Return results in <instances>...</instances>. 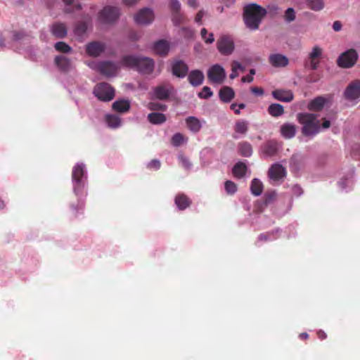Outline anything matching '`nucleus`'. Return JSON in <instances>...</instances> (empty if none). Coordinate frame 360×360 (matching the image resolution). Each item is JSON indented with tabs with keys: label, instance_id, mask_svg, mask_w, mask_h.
Masks as SVG:
<instances>
[{
	"label": "nucleus",
	"instance_id": "obj_1",
	"mask_svg": "<svg viewBox=\"0 0 360 360\" xmlns=\"http://www.w3.org/2000/svg\"><path fill=\"white\" fill-rule=\"evenodd\" d=\"M88 172L85 164L77 162L72 170V186L75 195L88 194Z\"/></svg>",
	"mask_w": 360,
	"mask_h": 360
},
{
	"label": "nucleus",
	"instance_id": "obj_2",
	"mask_svg": "<svg viewBox=\"0 0 360 360\" xmlns=\"http://www.w3.org/2000/svg\"><path fill=\"white\" fill-rule=\"evenodd\" d=\"M266 10L255 3L246 5L243 8V20L245 26L250 30L259 29Z\"/></svg>",
	"mask_w": 360,
	"mask_h": 360
},
{
	"label": "nucleus",
	"instance_id": "obj_3",
	"mask_svg": "<svg viewBox=\"0 0 360 360\" xmlns=\"http://www.w3.org/2000/svg\"><path fill=\"white\" fill-rule=\"evenodd\" d=\"M297 120L302 125V133L304 136L313 138L321 131L317 114L300 112L297 115Z\"/></svg>",
	"mask_w": 360,
	"mask_h": 360
},
{
	"label": "nucleus",
	"instance_id": "obj_4",
	"mask_svg": "<svg viewBox=\"0 0 360 360\" xmlns=\"http://www.w3.org/2000/svg\"><path fill=\"white\" fill-rule=\"evenodd\" d=\"M115 89L106 82L97 84L94 90L93 94L101 101L109 102L115 97Z\"/></svg>",
	"mask_w": 360,
	"mask_h": 360
},
{
	"label": "nucleus",
	"instance_id": "obj_5",
	"mask_svg": "<svg viewBox=\"0 0 360 360\" xmlns=\"http://www.w3.org/2000/svg\"><path fill=\"white\" fill-rule=\"evenodd\" d=\"M267 175L272 186H278L283 182L286 176V169L280 163H274L269 167Z\"/></svg>",
	"mask_w": 360,
	"mask_h": 360
},
{
	"label": "nucleus",
	"instance_id": "obj_6",
	"mask_svg": "<svg viewBox=\"0 0 360 360\" xmlns=\"http://www.w3.org/2000/svg\"><path fill=\"white\" fill-rule=\"evenodd\" d=\"M345 100L356 104L360 101V80L350 82L343 92Z\"/></svg>",
	"mask_w": 360,
	"mask_h": 360
},
{
	"label": "nucleus",
	"instance_id": "obj_7",
	"mask_svg": "<svg viewBox=\"0 0 360 360\" xmlns=\"http://www.w3.org/2000/svg\"><path fill=\"white\" fill-rule=\"evenodd\" d=\"M359 56L356 50L352 49L345 51L338 58L337 63L342 68H349L355 65Z\"/></svg>",
	"mask_w": 360,
	"mask_h": 360
},
{
	"label": "nucleus",
	"instance_id": "obj_8",
	"mask_svg": "<svg viewBox=\"0 0 360 360\" xmlns=\"http://www.w3.org/2000/svg\"><path fill=\"white\" fill-rule=\"evenodd\" d=\"M217 48L223 56H230L235 49V44L231 37L222 35L217 41Z\"/></svg>",
	"mask_w": 360,
	"mask_h": 360
},
{
	"label": "nucleus",
	"instance_id": "obj_9",
	"mask_svg": "<svg viewBox=\"0 0 360 360\" xmlns=\"http://www.w3.org/2000/svg\"><path fill=\"white\" fill-rule=\"evenodd\" d=\"M354 167H349L346 172H343L342 176L338 182L340 189L342 192H349L353 188L354 184Z\"/></svg>",
	"mask_w": 360,
	"mask_h": 360
},
{
	"label": "nucleus",
	"instance_id": "obj_10",
	"mask_svg": "<svg viewBox=\"0 0 360 360\" xmlns=\"http://www.w3.org/2000/svg\"><path fill=\"white\" fill-rule=\"evenodd\" d=\"M120 15V11L118 7L108 6L98 13V18L104 23H110L117 20Z\"/></svg>",
	"mask_w": 360,
	"mask_h": 360
},
{
	"label": "nucleus",
	"instance_id": "obj_11",
	"mask_svg": "<svg viewBox=\"0 0 360 360\" xmlns=\"http://www.w3.org/2000/svg\"><path fill=\"white\" fill-rule=\"evenodd\" d=\"M119 68V63L109 60L101 61L96 64L98 71L107 77L116 76Z\"/></svg>",
	"mask_w": 360,
	"mask_h": 360
},
{
	"label": "nucleus",
	"instance_id": "obj_12",
	"mask_svg": "<svg viewBox=\"0 0 360 360\" xmlns=\"http://www.w3.org/2000/svg\"><path fill=\"white\" fill-rule=\"evenodd\" d=\"M226 77V72L219 64L212 65L208 70L207 77L213 83L221 84Z\"/></svg>",
	"mask_w": 360,
	"mask_h": 360
},
{
	"label": "nucleus",
	"instance_id": "obj_13",
	"mask_svg": "<svg viewBox=\"0 0 360 360\" xmlns=\"http://www.w3.org/2000/svg\"><path fill=\"white\" fill-rule=\"evenodd\" d=\"M154 20L153 11L150 8H143L141 9L134 16L135 22L139 25H147L150 24Z\"/></svg>",
	"mask_w": 360,
	"mask_h": 360
},
{
	"label": "nucleus",
	"instance_id": "obj_14",
	"mask_svg": "<svg viewBox=\"0 0 360 360\" xmlns=\"http://www.w3.org/2000/svg\"><path fill=\"white\" fill-rule=\"evenodd\" d=\"M154 68L155 62L152 58L140 56L136 70L142 75H150L153 72Z\"/></svg>",
	"mask_w": 360,
	"mask_h": 360
},
{
	"label": "nucleus",
	"instance_id": "obj_15",
	"mask_svg": "<svg viewBox=\"0 0 360 360\" xmlns=\"http://www.w3.org/2000/svg\"><path fill=\"white\" fill-rule=\"evenodd\" d=\"M173 92L174 87L172 85H160L153 89V97L160 101H166Z\"/></svg>",
	"mask_w": 360,
	"mask_h": 360
},
{
	"label": "nucleus",
	"instance_id": "obj_16",
	"mask_svg": "<svg viewBox=\"0 0 360 360\" xmlns=\"http://www.w3.org/2000/svg\"><path fill=\"white\" fill-rule=\"evenodd\" d=\"M171 70L174 76L182 79L188 75V67L182 60H176L172 63Z\"/></svg>",
	"mask_w": 360,
	"mask_h": 360
},
{
	"label": "nucleus",
	"instance_id": "obj_17",
	"mask_svg": "<svg viewBox=\"0 0 360 360\" xmlns=\"http://www.w3.org/2000/svg\"><path fill=\"white\" fill-rule=\"evenodd\" d=\"M87 195L88 194H86L85 195H75L77 197V202H71L70 204L71 213L75 217H77L79 215L83 214Z\"/></svg>",
	"mask_w": 360,
	"mask_h": 360
},
{
	"label": "nucleus",
	"instance_id": "obj_18",
	"mask_svg": "<svg viewBox=\"0 0 360 360\" xmlns=\"http://www.w3.org/2000/svg\"><path fill=\"white\" fill-rule=\"evenodd\" d=\"M105 44L100 41H91L86 45V52L91 57L101 56L105 50Z\"/></svg>",
	"mask_w": 360,
	"mask_h": 360
},
{
	"label": "nucleus",
	"instance_id": "obj_19",
	"mask_svg": "<svg viewBox=\"0 0 360 360\" xmlns=\"http://www.w3.org/2000/svg\"><path fill=\"white\" fill-rule=\"evenodd\" d=\"M139 55H124L119 62L120 67L136 70L139 61Z\"/></svg>",
	"mask_w": 360,
	"mask_h": 360
},
{
	"label": "nucleus",
	"instance_id": "obj_20",
	"mask_svg": "<svg viewBox=\"0 0 360 360\" xmlns=\"http://www.w3.org/2000/svg\"><path fill=\"white\" fill-rule=\"evenodd\" d=\"M54 63L60 71L65 72L70 71L73 68L72 60L63 55L56 56Z\"/></svg>",
	"mask_w": 360,
	"mask_h": 360
},
{
	"label": "nucleus",
	"instance_id": "obj_21",
	"mask_svg": "<svg viewBox=\"0 0 360 360\" xmlns=\"http://www.w3.org/2000/svg\"><path fill=\"white\" fill-rule=\"evenodd\" d=\"M279 146L276 141L269 140L261 146V152L265 157H271L278 152Z\"/></svg>",
	"mask_w": 360,
	"mask_h": 360
},
{
	"label": "nucleus",
	"instance_id": "obj_22",
	"mask_svg": "<svg viewBox=\"0 0 360 360\" xmlns=\"http://www.w3.org/2000/svg\"><path fill=\"white\" fill-rule=\"evenodd\" d=\"M269 62L274 68H284L288 65L289 60L281 53H273L269 55Z\"/></svg>",
	"mask_w": 360,
	"mask_h": 360
},
{
	"label": "nucleus",
	"instance_id": "obj_23",
	"mask_svg": "<svg viewBox=\"0 0 360 360\" xmlns=\"http://www.w3.org/2000/svg\"><path fill=\"white\" fill-rule=\"evenodd\" d=\"M249 128V122L245 120H238L234 125L235 134L233 137L236 139L246 135Z\"/></svg>",
	"mask_w": 360,
	"mask_h": 360
},
{
	"label": "nucleus",
	"instance_id": "obj_24",
	"mask_svg": "<svg viewBox=\"0 0 360 360\" xmlns=\"http://www.w3.org/2000/svg\"><path fill=\"white\" fill-rule=\"evenodd\" d=\"M272 96L281 102H290L294 98L293 93L290 90L276 89L272 91Z\"/></svg>",
	"mask_w": 360,
	"mask_h": 360
},
{
	"label": "nucleus",
	"instance_id": "obj_25",
	"mask_svg": "<svg viewBox=\"0 0 360 360\" xmlns=\"http://www.w3.org/2000/svg\"><path fill=\"white\" fill-rule=\"evenodd\" d=\"M107 127L111 129H117L122 125V121L119 115L108 113L104 117Z\"/></svg>",
	"mask_w": 360,
	"mask_h": 360
},
{
	"label": "nucleus",
	"instance_id": "obj_26",
	"mask_svg": "<svg viewBox=\"0 0 360 360\" xmlns=\"http://www.w3.org/2000/svg\"><path fill=\"white\" fill-rule=\"evenodd\" d=\"M50 31L56 38L63 39L67 35V28L64 23L56 22L51 25Z\"/></svg>",
	"mask_w": 360,
	"mask_h": 360
},
{
	"label": "nucleus",
	"instance_id": "obj_27",
	"mask_svg": "<svg viewBox=\"0 0 360 360\" xmlns=\"http://www.w3.org/2000/svg\"><path fill=\"white\" fill-rule=\"evenodd\" d=\"M328 100L325 97L317 96L309 102L307 108L311 111H320L324 108Z\"/></svg>",
	"mask_w": 360,
	"mask_h": 360
},
{
	"label": "nucleus",
	"instance_id": "obj_28",
	"mask_svg": "<svg viewBox=\"0 0 360 360\" xmlns=\"http://www.w3.org/2000/svg\"><path fill=\"white\" fill-rule=\"evenodd\" d=\"M304 165L303 157L298 154L293 155L290 160V171L297 174Z\"/></svg>",
	"mask_w": 360,
	"mask_h": 360
},
{
	"label": "nucleus",
	"instance_id": "obj_29",
	"mask_svg": "<svg viewBox=\"0 0 360 360\" xmlns=\"http://www.w3.org/2000/svg\"><path fill=\"white\" fill-rule=\"evenodd\" d=\"M204 78L202 72L198 70H191L188 76V80L193 86H198L202 84Z\"/></svg>",
	"mask_w": 360,
	"mask_h": 360
},
{
	"label": "nucleus",
	"instance_id": "obj_30",
	"mask_svg": "<svg viewBox=\"0 0 360 360\" xmlns=\"http://www.w3.org/2000/svg\"><path fill=\"white\" fill-rule=\"evenodd\" d=\"M174 203L179 210H184L188 208L191 200L184 193H179L175 196Z\"/></svg>",
	"mask_w": 360,
	"mask_h": 360
},
{
	"label": "nucleus",
	"instance_id": "obj_31",
	"mask_svg": "<svg viewBox=\"0 0 360 360\" xmlns=\"http://www.w3.org/2000/svg\"><path fill=\"white\" fill-rule=\"evenodd\" d=\"M153 49L158 55L166 56L169 51V45L167 41L160 39L154 43Z\"/></svg>",
	"mask_w": 360,
	"mask_h": 360
},
{
	"label": "nucleus",
	"instance_id": "obj_32",
	"mask_svg": "<svg viewBox=\"0 0 360 360\" xmlns=\"http://www.w3.org/2000/svg\"><path fill=\"white\" fill-rule=\"evenodd\" d=\"M130 101L128 99H118L115 101L112 105L113 110L120 113H124L130 109Z\"/></svg>",
	"mask_w": 360,
	"mask_h": 360
},
{
	"label": "nucleus",
	"instance_id": "obj_33",
	"mask_svg": "<svg viewBox=\"0 0 360 360\" xmlns=\"http://www.w3.org/2000/svg\"><path fill=\"white\" fill-rule=\"evenodd\" d=\"M235 96L233 89L229 86H223L219 91V97L224 103H229Z\"/></svg>",
	"mask_w": 360,
	"mask_h": 360
},
{
	"label": "nucleus",
	"instance_id": "obj_34",
	"mask_svg": "<svg viewBox=\"0 0 360 360\" xmlns=\"http://www.w3.org/2000/svg\"><path fill=\"white\" fill-rule=\"evenodd\" d=\"M296 126L292 123H285L281 127V133L285 139H292L296 134Z\"/></svg>",
	"mask_w": 360,
	"mask_h": 360
},
{
	"label": "nucleus",
	"instance_id": "obj_35",
	"mask_svg": "<svg viewBox=\"0 0 360 360\" xmlns=\"http://www.w3.org/2000/svg\"><path fill=\"white\" fill-rule=\"evenodd\" d=\"M188 128L194 133L198 132L202 128V123L200 120L194 117L190 116L186 120Z\"/></svg>",
	"mask_w": 360,
	"mask_h": 360
},
{
	"label": "nucleus",
	"instance_id": "obj_36",
	"mask_svg": "<svg viewBox=\"0 0 360 360\" xmlns=\"http://www.w3.org/2000/svg\"><path fill=\"white\" fill-rule=\"evenodd\" d=\"M263 184L257 178H255L251 181L250 192L255 196H259L263 191Z\"/></svg>",
	"mask_w": 360,
	"mask_h": 360
},
{
	"label": "nucleus",
	"instance_id": "obj_37",
	"mask_svg": "<svg viewBox=\"0 0 360 360\" xmlns=\"http://www.w3.org/2000/svg\"><path fill=\"white\" fill-rule=\"evenodd\" d=\"M148 120L153 124H161L167 118L163 113L154 112L148 114Z\"/></svg>",
	"mask_w": 360,
	"mask_h": 360
},
{
	"label": "nucleus",
	"instance_id": "obj_38",
	"mask_svg": "<svg viewBox=\"0 0 360 360\" xmlns=\"http://www.w3.org/2000/svg\"><path fill=\"white\" fill-rule=\"evenodd\" d=\"M267 111L272 117H278L284 113V108L279 103H272L269 105Z\"/></svg>",
	"mask_w": 360,
	"mask_h": 360
},
{
	"label": "nucleus",
	"instance_id": "obj_39",
	"mask_svg": "<svg viewBox=\"0 0 360 360\" xmlns=\"http://www.w3.org/2000/svg\"><path fill=\"white\" fill-rule=\"evenodd\" d=\"M238 151L240 155L249 158L252 154V148L250 143L244 141L238 144Z\"/></svg>",
	"mask_w": 360,
	"mask_h": 360
},
{
	"label": "nucleus",
	"instance_id": "obj_40",
	"mask_svg": "<svg viewBox=\"0 0 360 360\" xmlns=\"http://www.w3.org/2000/svg\"><path fill=\"white\" fill-rule=\"evenodd\" d=\"M248 167L244 162H238L233 167V174L240 179L245 176Z\"/></svg>",
	"mask_w": 360,
	"mask_h": 360
},
{
	"label": "nucleus",
	"instance_id": "obj_41",
	"mask_svg": "<svg viewBox=\"0 0 360 360\" xmlns=\"http://www.w3.org/2000/svg\"><path fill=\"white\" fill-rule=\"evenodd\" d=\"M305 5L314 11H320L324 8L323 0H305Z\"/></svg>",
	"mask_w": 360,
	"mask_h": 360
},
{
	"label": "nucleus",
	"instance_id": "obj_42",
	"mask_svg": "<svg viewBox=\"0 0 360 360\" xmlns=\"http://www.w3.org/2000/svg\"><path fill=\"white\" fill-rule=\"evenodd\" d=\"M55 49L63 53H68L72 51V49L70 46L64 41H58L54 45Z\"/></svg>",
	"mask_w": 360,
	"mask_h": 360
},
{
	"label": "nucleus",
	"instance_id": "obj_43",
	"mask_svg": "<svg viewBox=\"0 0 360 360\" xmlns=\"http://www.w3.org/2000/svg\"><path fill=\"white\" fill-rule=\"evenodd\" d=\"M277 193L274 191L266 193L263 196L262 204L265 206L272 203L276 198Z\"/></svg>",
	"mask_w": 360,
	"mask_h": 360
},
{
	"label": "nucleus",
	"instance_id": "obj_44",
	"mask_svg": "<svg viewBox=\"0 0 360 360\" xmlns=\"http://www.w3.org/2000/svg\"><path fill=\"white\" fill-rule=\"evenodd\" d=\"M177 159L179 161V162L182 165V166L184 167L186 170L191 169L193 165L189 160V159L185 156L183 153H179L177 155Z\"/></svg>",
	"mask_w": 360,
	"mask_h": 360
},
{
	"label": "nucleus",
	"instance_id": "obj_45",
	"mask_svg": "<svg viewBox=\"0 0 360 360\" xmlns=\"http://www.w3.org/2000/svg\"><path fill=\"white\" fill-rule=\"evenodd\" d=\"M226 192L229 195H233L237 191V186L232 181L228 180L224 184Z\"/></svg>",
	"mask_w": 360,
	"mask_h": 360
},
{
	"label": "nucleus",
	"instance_id": "obj_46",
	"mask_svg": "<svg viewBox=\"0 0 360 360\" xmlns=\"http://www.w3.org/2000/svg\"><path fill=\"white\" fill-rule=\"evenodd\" d=\"M184 142V137L180 133H176L172 137V144L175 147H179Z\"/></svg>",
	"mask_w": 360,
	"mask_h": 360
},
{
	"label": "nucleus",
	"instance_id": "obj_47",
	"mask_svg": "<svg viewBox=\"0 0 360 360\" xmlns=\"http://www.w3.org/2000/svg\"><path fill=\"white\" fill-rule=\"evenodd\" d=\"M213 95V92L210 87L204 86L202 91L198 94V96L200 98L207 99Z\"/></svg>",
	"mask_w": 360,
	"mask_h": 360
},
{
	"label": "nucleus",
	"instance_id": "obj_48",
	"mask_svg": "<svg viewBox=\"0 0 360 360\" xmlns=\"http://www.w3.org/2000/svg\"><path fill=\"white\" fill-rule=\"evenodd\" d=\"M87 30V25L84 22H79L77 24L75 29V34L77 36L84 35Z\"/></svg>",
	"mask_w": 360,
	"mask_h": 360
},
{
	"label": "nucleus",
	"instance_id": "obj_49",
	"mask_svg": "<svg viewBox=\"0 0 360 360\" xmlns=\"http://www.w3.org/2000/svg\"><path fill=\"white\" fill-rule=\"evenodd\" d=\"M146 165L148 169L158 171L160 169L161 162L158 159H153L148 162Z\"/></svg>",
	"mask_w": 360,
	"mask_h": 360
},
{
	"label": "nucleus",
	"instance_id": "obj_50",
	"mask_svg": "<svg viewBox=\"0 0 360 360\" xmlns=\"http://www.w3.org/2000/svg\"><path fill=\"white\" fill-rule=\"evenodd\" d=\"M284 19L286 22H291L295 19V11L292 8H288L285 12Z\"/></svg>",
	"mask_w": 360,
	"mask_h": 360
},
{
	"label": "nucleus",
	"instance_id": "obj_51",
	"mask_svg": "<svg viewBox=\"0 0 360 360\" xmlns=\"http://www.w3.org/2000/svg\"><path fill=\"white\" fill-rule=\"evenodd\" d=\"M200 34L202 39L206 44H212L214 41V35L212 33L209 34V37H207V30L205 28H202L200 31Z\"/></svg>",
	"mask_w": 360,
	"mask_h": 360
},
{
	"label": "nucleus",
	"instance_id": "obj_52",
	"mask_svg": "<svg viewBox=\"0 0 360 360\" xmlns=\"http://www.w3.org/2000/svg\"><path fill=\"white\" fill-rule=\"evenodd\" d=\"M322 54V49L319 46L313 47L311 51L309 54V59H314L319 58Z\"/></svg>",
	"mask_w": 360,
	"mask_h": 360
},
{
	"label": "nucleus",
	"instance_id": "obj_53",
	"mask_svg": "<svg viewBox=\"0 0 360 360\" xmlns=\"http://www.w3.org/2000/svg\"><path fill=\"white\" fill-rule=\"evenodd\" d=\"M282 231L283 230L281 228H276L271 231H267V233L269 236L270 240H274L281 236Z\"/></svg>",
	"mask_w": 360,
	"mask_h": 360
},
{
	"label": "nucleus",
	"instance_id": "obj_54",
	"mask_svg": "<svg viewBox=\"0 0 360 360\" xmlns=\"http://www.w3.org/2000/svg\"><path fill=\"white\" fill-rule=\"evenodd\" d=\"M183 15L180 12L172 13V22L175 26L180 25L183 22Z\"/></svg>",
	"mask_w": 360,
	"mask_h": 360
},
{
	"label": "nucleus",
	"instance_id": "obj_55",
	"mask_svg": "<svg viewBox=\"0 0 360 360\" xmlns=\"http://www.w3.org/2000/svg\"><path fill=\"white\" fill-rule=\"evenodd\" d=\"M169 7L171 11L173 13L180 12L181 9V4L179 0H170L169 1Z\"/></svg>",
	"mask_w": 360,
	"mask_h": 360
},
{
	"label": "nucleus",
	"instance_id": "obj_56",
	"mask_svg": "<svg viewBox=\"0 0 360 360\" xmlns=\"http://www.w3.org/2000/svg\"><path fill=\"white\" fill-rule=\"evenodd\" d=\"M149 108L151 110H162L165 111L167 109V105L159 103H150Z\"/></svg>",
	"mask_w": 360,
	"mask_h": 360
},
{
	"label": "nucleus",
	"instance_id": "obj_57",
	"mask_svg": "<svg viewBox=\"0 0 360 360\" xmlns=\"http://www.w3.org/2000/svg\"><path fill=\"white\" fill-rule=\"evenodd\" d=\"M27 34L22 31H15L13 32V40L15 41H19L22 40Z\"/></svg>",
	"mask_w": 360,
	"mask_h": 360
},
{
	"label": "nucleus",
	"instance_id": "obj_58",
	"mask_svg": "<svg viewBox=\"0 0 360 360\" xmlns=\"http://www.w3.org/2000/svg\"><path fill=\"white\" fill-rule=\"evenodd\" d=\"M292 192L296 197H300L303 194V190L300 186L295 184L292 188Z\"/></svg>",
	"mask_w": 360,
	"mask_h": 360
},
{
	"label": "nucleus",
	"instance_id": "obj_59",
	"mask_svg": "<svg viewBox=\"0 0 360 360\" xmlns=\"http://www.w3.org/2000/svg\"><path fill=\"white\" fill-rule=\"evenodd\" d=\"M181 30L182 34H183L185 37H188V38H191V37H193V30H192L191 28H189V27H182V28L181 29Z\"/></svg>",
	"mask_w": 360,
	"mask_h": 360
},
{
	"label": "nucleus",
	"instance_id": "obj_60",
	"mask_svg": "<svg viewBox=\"0 0 360 360\" xmlns=\"http://www.w3.org/2000/svg\"><path fill=\"white\" fill-rule=\"evenodd\" d=\"M259 241H271L270 240L269 236L267 232L260 233L258 236V242Z\"/></svg>",
	"mask_w": 360,
	"mask_h": 360
},
{
	"label": "nucleus",
	"instance_id": "obj_61",
	"mask_svg": "<svg viewBox=\"0 0 360 360\" xmlns=\"http://www.w3.org/2000/svg\"><path fill=\"white\" fill-rule=\"evenodd\" d=\"M330 126V121L329 120L324 119L323 123L321 124V125H320L321 131L328 129Z\"/></svg>",
	"mask_w": 360,
	"mask_h": 360
},
{
	"label": "nucleus",
	"instance_id": "obj_62",
	"mask_svg": "<svg viewBox=\"0 0 360 360\" xmlns=\"http://www.w3.org/2000/svg\"><path fill=\"white\" fill-rule=\"evenodd\" d=\"M204 14H205V13H204V11H200L197 13V15H196V16H195V22H196V23H198V24H200V23H201V20H202V18H203V16H204Z\"/></svg>",
	"mask_w": 360,
	"mask_h": 360
},
{
	"label": "nucleus",
	"instance_id": "obj_63",
	"mask_svg": "<svg viewBox=\"0 0 360 360\" xmlns=\"http://www.w3.org/2000/svg\"><path fill=\"white\" fill-rule=\"evenodd\" d=\"M238 72L235 67L231 64V72L229 75L230 79H233L238 77Z\"/></svg>",
	"mask_w": 360,
	"mask_h": 360
},
{
	"label": "nucleus",
	"instance_id": "obj_64",
	"mask_svg": "<svg viewBox=\"0 0 360 360\" xmlns=\"http://www.w3.org/2000/svg\"><path fill=\"white\" fill-rule=\"evenodd\" d=\"M333 29L335 32L340 31L342 29V23L338 20L335 21L333 24Z\"/></svg>",
	"mask_w": 360,
	"mask_h": 360
}]
</instances>
